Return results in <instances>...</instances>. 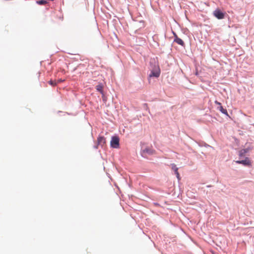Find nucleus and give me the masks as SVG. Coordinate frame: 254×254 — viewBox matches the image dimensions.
Returning a JSON list of instances; mask_svg holds the SVG:
<instances>
[{"instance_id": "obj_1", "label": "nucleus", "mask_w": 254, "mask_h": 254, "mask_svg": "<svg viewBox=\"0 0 254 254\" xmlns=\"http://www.w3.org/2000/svg\"><path fill=\"white\" fill-rule=\"evenodd\" d=\"M119 138L118 136H115L112 137V139L110 142L111 146L114 148H119Z\"/></svg>"}, {"instance_id": "obj_2", "label": "nucleus", "mask_w": 254, "mask_h": 254, "mask_svg": "<svg viewBox=\"0 0 254 254\" xmlns=\"http://www.w3.org/2000/svg\"><path fill=\"white\" fill-rule=\"evenodd\" d=\"M160 74V70L159 66H155L154 68L151 70L150 73L149 74V77H158Z\"/></svg>"}, {"instance_id": "obj_3", "label": "nucleus", "mask_w": 254, "mask_h": 254, "mask_svg": "<svg viewBox=\"0 0 254 254\" xmlns=\"http://www.w3.org/2000/svg\"><path fill=\"white\" fill-rule=\"evenodd\" d=\"M213 15L218 19H222L224 17V14L219 9L215 10L213 11Z\"/></svg>"}, {"instance_id": "obj_4", "label": "nucleus", "mask_w": 254, "mask_h": 254, "mask_svg": "<svg viewBox=\"0 0 254 254\" xmlns=\"http://www.w3.org/2000/svg\"><path fill=\"white\" fill-rule=\"evenodd\" d=\"M215 104L219 105V107L217 108L218 110H219L222 113L228 116L227 110L223 108V107L221 106V104L220 102L217 101H215Z\"/></svg>"}, {"instance_id": "obj_5", "label": "nucleus", "mask_w": 254, "mask_h": 254, "mask_svg": "<svg viewBox=\"0 0 254 254\" xmlns=\"http://www.w3.org/2000/svg\"><path fill=\"white\" fill-rule=\"evenodd\" d=\"M236 163L237 164H242L245 166H250L251 164V162L248 158H246L243 160L236 161Z\"/></svg>"}, {"instance_id": "obj_6", "label": "nucleus", "mask_w": 254, "mask_h": 254, "mask_svg": "<svg viewBox=\"0 0 254 254\" xmlns=\"http://www.w3.org/2000/svg\"><path fill=\"white\" fill-rule=\"evenodd\" d=\"M98 145L103 146L106 143V139L104 136H99L97 138Z\"/></svg>"}, {"instance_id": "obj_7", "label": "nucleus", "mask_w": 254, "mask_h": 254, "mask_svg": "<svg viewBox=\"0 0 254 254\" xmlns=\"http://www.w3.org/2000/svg\"><path fill=\"white\" fill-rule=\"evenodd\" d=\"M174 35H175L174 42L177 43L179 45H180L182 46H184L185 43H184V41L181 38L178 37V36H177V35L176 34L174 33Z\"/></svg>"}, {"instance_id": "obj_8", "label": "nucleus", "mask_w": 254, "mask_h": 254, "mask_svg": "<svg viewBox=\"0 0 254 254\" xmlns=\"http://www.w3.org/2000/svg\"><path fill=\"white\" fill-rule=\"evenodd\" d=\"M103 86L102 84H99L96 86V90L100 92L101 94H103Z\"/></svg>"}, {"instance_id": "obj_9", "label": "nucleus", "mask_w": 254, "mask_h": 254, "mask_svg": "<svg viewBox=\"0 0 254 254\" xmlns=\"http://www.w3.org/2000/svg\"><path fill=\"white\" fill-rule=\"evenodd\" d=\"M249 151V149L248 148L242 149L240 151L239 155L242 156Z\"/></svg>"}, {"instance_id": "obj_10", "label": "nucleus", "mask_w": 254, "mask_h": 254, "mask_svg": "<svg viewBox=\"0 0 254 254\" xmlns=\"http://www.w3.org/2000/svg\"><path fill=\"white\" fill-rule=\"evenodd\" d=\"M37 3L40 5H44L48 3V0H40L37 1Z\"/></svg>"}, {"instance_id": "obj_11", "label": "nucleus", "mask_w": 254, "mask_h": 254, "mask_svg": "<svg viewBox=\"0 0 254 254\" xmlns=\"http://www.w3.org/2000/svg\"><path fill=\"white\" fill-rule=\"evenodd\" d=\"M49 83L53 86H56L57 84V82L56 80L54 81L52 80L49 81Z\"/></svg>"}, {"instance_id": "obj_12", "label": "nucleus", "mask_w": 254, "mask_h": 254, "mask_svg": "<svg viewBox=\"0 0 254 254\" xmlns=\"http://www.w3.org/2000/svg\"><path fill=\"white\" fill-rule=\"evenodd\" d=\"M171 168L174 172H177L178 170V168L176 167V165L175 164H171Z\"/></svg>"}, {"instance_id": "obj_13", "label": "nucleus", "mask_w": 254, "mask_h": 254, "mask_svg": "<svg viewBox=\"0 0 254 254\" xmlns=\"http://www.w3.org/2000/svg\"><path fill=\"white\" fill-rule=\"evenodd\" d=\"M175 174L176 175V177H177V179L179 180H180L181 179V177H180V174H179V173L178 172V170H177V172H175Z\"/></svg>"}, {"instance_id": "obj_14", "label": "nucleus", "mask_w": 254, "mask_h": 254, "mask_svg": "<svg viewBox=\"0 0 254 254\" xmlns=\"http://www.w3.org/2000/svg\"><path fill=\"white\" fill-rule=\"evenodd\" d=\"M64 81V80H62V79H60L56 81H57V83H58L62 82H63Z\"/></svg>"}]
</instances>
